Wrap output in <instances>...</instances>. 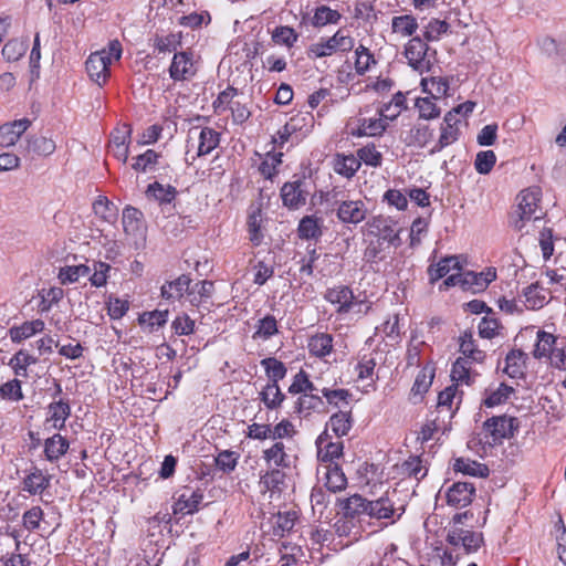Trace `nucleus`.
I'll return each mask as SVG.
<instances>
[{
  "label": "nucleus",
  "instance_id": "49530a36",
  "mask_svg": "<svg viewBox=\"0 0 566 566\" xmlns=\"http://www.w3.org/2000/svg\"><path fill=\"white\" fill-rule=\"evenodd\" d=\"M260 399L268 409L279 408L285 399L277 384H268L260 392Z\"/></svg>",
  "mask_w": 566,
  "mask_h": 566
},
{
  "label": "nucleus",
  "instance_id": "1a4fd4ad",
  "mask_svg": "<svg viewBox=\"0 0 566 566\" xmlns=\"http://www.w3.org/2000/svg\"><path fill=\"white\" fill-rule=\"evenodd\" d=\"M123 229L128 240L136 249L142 247L146 240V228L142 220V212L134 207H126L123 210Z\"/></svg>",
  "mask_w": 566,
  "mask_h": 566
},
{
  "label": "nucleus",
  "instance_id": "052dcab7",
  "mask_svg": "<svg viewBox=\"0 0 566 566\" xmlns=\"http://www.w3.org/2000/svg\"><path fill=\"white\" fill-rule=\"evenodd\" d=\"M296 520L295 511L279 512L275 515L274 534L283 536L285 532H290L294 527Z\"/></svg>",
  "mask_w": 566,
  "mask_h": 566
},
{
  "label": "nucleus",
  "instance_id": "c756f323",
  "mask_svg": "<svg viewBox=\"0 0 566 566\" xmlns=\"http://www.w3.org/2000/svg\"><path fill=\"white\" fill-rule=\"evenodd\" d=\"M69 448L70 443L66 438L60 433H54L44 441L45 459L50 462H56L67 452Z\"/></svg>",
  "mask_w": 566,
  "mask_h": 566
},
{
  "label": "nucleus",
  "instance_id": "338daca9",
  "mask_svg": "<svg viewBox=\"0 0 566 566\" xmlns=\"http://www.w3.org/2000/svg\"><path fill=\"white\" fill-rule=\"evenodd\" d=\"M512 392H513L512 387H510L505 384H500V386L495 390L488 391V395L484 398V405L486 407L499 406V405L505 402Z\"/></svg>",
  "mask_w": 566,
  "mask_h": 566
},
{
  "label": "nucleus",
  "instance_id": "4468645a",
  "mask_svg": "<svg viewBox=\"0 0 566 566\" xmlns=\"http://www.w3.org/2000/svg\"><path fill=\"white\" fill-rule=\"evenodd\" d=\"M475 495V486L470 482H454L446 491L448 505L454 509H464L470 505Z\"/></svg>",
  "mask_w": 566,
  "mask_h": 566
},
{
  "label": "nucleus",
  "instance_id": "a211bd4d",
  "mask_svg": "<svg viewBox=\"0 0 566 566\" xmlns=\"http://www.w3.org/2000/svg\"><path fill=\"white\" fill-rule=\"evenodd\" d=\"M460 119L452 118L451 114H446L440 127V136L437 144L432 147L431 154L441 151L443 148L454 144L460 137Z\"/></svg>",
  "mask_w": 566,
  "mask_h": 566
},
{
  "label": "nucleus",
  "instance_id": "774afa93",
  "mask_svg": "<svg viewBox=\"0 0 566 566\" xmlns=\"http://www.w3.org/2000/svg\"><path fill=\"white\" fill-rule=\"evenodd\" d=\"M496 163V156L493 150H483L476 154L474 168L481 175L489 174Z\"/></svg>",
  "mask_w": 566,
  "mask_h": 566
},
{
  "label": "nucleus",
  "instance_id": "f257e3e1",
  "mask_svg": "<svg viewBox=\"0 0 566 566\" xmlns=\"http://www.w3.org/2000/svg\"><path fill=\"white\" fill-rule=\"evenodd\" d=\"M539 201L541 191L538 188L521 191L517 196L516 209L510 217V224L517 231L528 233L531 226L544 217Z\"/></svg>",
  "mask_w": 566,
  "mask_h": 566
},
{
  "label": "nucleus",
  "instance_id": "864d4df0",
  "mask_svg": "<svg viewBox=\"0 0 566 566\" xmlns=\"http://www.w3.org/2000/svg\"><path fill=\"white\" fill-rule=\"evenodd\" d=\"M94 213L107 222H114L117 217V209L105 196H98L93 202Z\"/></svg>",
  "mask_w": 566,
  "mask_h": 566
},
{
  "label": "nucleus",
  "instance_id": "5fc2aeb1",
  "mask_svg": "<svg viewBox=\"0 0 566 566\" xmlns=\"http://www.w3.org/2000/svg\"><path fill=\"white\" fill-rule=\"evenodd\" d=\"M28 46V40H9L2 48V55L8 62H15L25 54Z\"/></svg>",
  "mask_w": 566,
  "mask_h": 566
},
{
  "label": "nucleus",
  "instance_id": "aec40b11",
  "mask_svg": "<svg viewBox=\"0 0 566 566\" xmlns=\"http://www.w3.org/2000/svg\"><path fill=\"white\" fill-rule=\"evenodd\" d=\"M262 458L269 467L276 469H289L293 463V457L287 453L286 447L282 441H276L270 448L264 449Z\"/></svg>",
  "mask_w": 566,
  "mask_h": 566
},
{
  "label": "nucleus",
  "instance_id": "4d7b16f0",
  "mask_svg": "<svg viewBox=\"0 0 566 566\" xmlns=\"http://www.w3.org/2000/svg\"><path fill=\"white\" fill-rule=\"evenodd\" d=\"M159 154L153 149L146 150L144 154L135 157L133 169L137 172H149L156 169L158 164Z\"/></svg>",
  "mask_w": 566,
  "mask_h": 566
},
{
  "label": "nucleus",
  "instance_id": "f704fd0d",
  "mask_svg": "<svg viewBox=\"0 0 566 566\" xmlns=\"http://www.w3.org/2000/svg\"><path fill=\"white\" fill-rule=\"evenodd\" d=\"M354 420L352 411L339 410L338 412L331 416L326 430L331 429L336 437L340 438L347 436L353 427Z\"/></svg>",
  "mask_w": 566,
  "mask_h": 566
},
{
  "label": "nucleus",
  "instance_id": "72a5a7b5",
  "mask_svg": "<svg viewBox=\"0 0 566 566\" xmlns=\"http://www.w3.org/2000/svg\"><path fill=\"white\" fill-rule=\"evenodd\" d=\"M279 334V325L275 316L268 314L259 318L254 325L252 338L254 340H269Z\"/></svg>",
  "mask_w": 566,
  "mask_h": 566
},
{
  "label": "nucleus",
  "instance_id": "6ab92c4d",
  "mask_svg": "<svg viewBox=\"0 0 566 566\" xmlns=\"http://www.w3.org/2000/svg\"><path fill=\"white\" fill-rule=\"evenodd\" d=\"M71 416V406L67 400L60 399L49 403L46 409L45 424L50 429L61 431Z\"/></svg>",
  "mask_w": 566,
  "mask_h": 566
},
{
  "label": "nucleus",
  "instance_id": "473e14b6",
  "mask_svg": "<svg viewBox=\"0 0 566 566\" xmlns=\"http://www.w3.org/2000/svg\"><path fill=\"white\" fill-rule=\"evenodd\" d=\"M307 349L311 355L324 358L333 350V336L327 333H317L308 338Z\"/></svg>",
  "mask_w": 566,
  "mask_h": 566
},
{
  "label": "nucleus",
  "instance_id": "a18cd8bd",
  "mask_svg": "<svg viewBox=\"0 0 566 566\" xmlns=\"http://www.w3.org/2000/svg\"><path fill=\"white\" fill-rule=\"evenodd\" d=\"M261 366L264 368L270 384L279 385V381L282 380L287 373L285 365L274 357L262 359Z\"/></svg>",
  "mask_w": 566,
  "mask_h": 566
},
{
  "label": "nucleus",
  "instance_id": "13d9d810",
  "mask_svg": "<svg viewBox=\"0 0 566 566\" xmlns=\"http://www.w3.org/2000/svg\"><path fill=\"white\" fill-rule=\"evenodd\" d=\"M285 482V474L279 469H273L263 474L260 484L263 489L271 492H281Z\"/></svg>",
  "mask_w": 566,
  "mask_h": 566
},
{
  "label": "nucleus",
  "instance_id": "69168bd1",
  "mask_svg": "<svg viewBox=\"0 0 566 566\" xmlns=\"http://www.w3.org/2000/svg\"><path fill=\"white\" fill-rule=\"evenodd\" d=\"M449 31V23L439 20V19H431L423 30V38L427 41H438L440 38L446 34Z\"/></svg>",
  "mask_w": 566,
  "mask_h": 566
},
{
  "label": "nucleus",
  "instance_id": "7ed1b4c3",
  "mask_svg": "<svg viewBox=\"0 0 566 566\" xmlns=\"http://www.w3.org/2000/svg\"><path fill=\"white\" fill-rule=\"evenodd\" d=\"M355 48V39L345 30L338 29L332 36L321 38L312 43L307 50L311 59H322L336 53H348Z\"/></svg>",
  "mask_w": 566,
  "mask_h": 566
},
{
  "label": "nucleus",
  "instance_id": "09e8293b",
  "mask_svg": "<svg viewBox=\"0 0 566 566\" xmlns=\"http://www.w3.org/2000/svg\"><path fill=\"white\" fill-rule=\"evenodd\" d=\"M454 470L471 476H486L489 469L486 465L470 459L459 458L454 462Z\"/></svg>",
  "mask_w": 566,
  "mask_h": 566
},
{
  "label": "nucleus",
  "instance_id": "3c124183",
  "mask_svg": "<svg viewBox=\"0 0 566 566\" xmlns=\"http://www.w3.org/2000/svg\"><path fill=\"white\" fill-rule=\"evenodd\" d=\"M91 268L85 264L66 265L60 269L59 280L62 284H72L78 281L80 277L87 276Z\"/></svg>",
  "mask_w": 566,
  "mask_h": 566
},
{
  "label": "nucleus",
  "instance_id": "c85d7f7f",
  "mask_svg": "<svg viewBox=\"0 0 566 566\" xmlns=\"http://www.w3.org/2000/svg\"><path fill=\"white\" fill-rule=\"evenodd\" d=\"M419 28L412 14L395 15L391 19V32L399 38H413Z\"/></svg>",
  "mask_w": 566,
  "mask_h": 566
},
{
  "label": "nucleus",
  "instance_id": "423d86ee",
  "mask_svg": "<svg viewBox=\"0 0 566 566\" xmlns=\"http://www.w3.org/2000/svg\"><path fill=\"white\" fill-rule=\"evenodd\" d=\"M324 298L337 306L338 314H347L350 311L366 314L370 304L366 301H356L353 291L345 285L334 286L326 291Z\"/></svg>",
  "mask_w": 566,
  "mask_h": 566
},
{
  "label": "nucleus",
  "instance_id": "6e6552de",
  "mask_svg": "<svg viewBox=\"0 0 566 566\" xmlns=\"http://www.w3.org/2000/svg\"><path fill=\"white\" fill-rule=\"evenodd\" d=\"M368 234L377 238L379 245L388 243L398 247L400 244V228L397 221L389 217L377 216L367 223Z\"/></svg>",
  "mask_w": 566,
  "mask_h": 566
},
{
  "label": "nucleus",
  "instance_id": "79ce46f5",
  "mask_svg": "<svg viewBox=\"0 0 566 566\" xmlns=\"http://www.w3.org/2000/svg\"><path fill=\"white\" fill-rule=\"evenodd\" d=\"M190 279L187 275H180L175 281L168 282L161 286V296L166 300H176L189 290Z\"/></svg>",
  "mask_w": 566,
  "mask_h": 566
},
{
  "label": "nucleus",
  "instance_id": "f3484780",
  "mask_svg": "<svg viewBox=\"0 0 566 566\" xmlns=\"http://www.w3.org/2000/svg\"><path fill=\"white\" fill-rule=\"evenodd\" d=\"M45 329V323L41 318L24 321L21 324H14L8 329V336L13 344H21L33 336L41 334Z\"/></svg>",
  "mask_w": 566,
  "mask_h": 566
},
{
  "label": "nucleus",
  "instance_id": "f8f14e48",
  "mask_svg": "<svg viewBox=\"0 0 566 566\" xmlns=\"http://www.w3.org/2000/svg\"><path fill=\"white\" fill-rule=\"evenodd\" d=\"M130 135L132 128L127 124L116 127L111 134L108 151L123 164L128 158Z\"/></svg>",
  "mask_w": 566,
  "mask_h": 566
},
{
  "label": "nucleus",
  "instance_id": "e433bc0d",
  "mask_svg": "<svg viewBox=\"0 0 566 566\" xmlns=\"http://www.w3.org/2000/svg\"><path fill=\"white\" fill-rule=\"evenodd\" d=\"M360 168V160L355 155L338 154L334 159V170L336 174L350 179Z\"/></svg>",
  "mask_w": 566,
  "mask_h": 566
},
{
  "label": "nucleus",
  "instance_id": "4c0bfd02",
  "mask_svg": "<svg viewBox=\"0 0 566 566\" xmlns=\"http://www.w3.org/2000/svg\"><path fill=\"white\" fill-rule=\"evenodd\" d=\"M358 122V128L353 133V135L357 136H379L388 126V122H386L380 115L371 118H359Z\"/></svg>",
  "mask_w": 566,
  "mask_h": 566
},
{
  "label": "nucleus",
  "instance_id": "412c9836",
  "mask_svg": "<svg viewBox=\"0 0 566 566\" xmlns=\"http://www.w3.org/2000/svg\"><path fill=\"white\" fill-rule=\"evenodd\" d=\"M30 124L31 122L28 118H21L0 126V146H13L29 128Z\"/></svg>",
  "mask_w": 566,
  "mask_h": 566
},
{
  "label": "nucleus",
  "instance_id": "8fccbe9b",
  "mask_svg": "<svg viewBox=\"0 0 566 566\" xmlns=\"http://www.w3.org/2000/svg\"><path fill=\"white\" fill-rule=\"evenodd\" d=\"M55 143L44 136H33L28 139V151L38 156H49L54 153Z\"/></svg>",
  "mask_w": 566,
  "mask_h": 566
},
{
  "label": "nucleus",
  "instance_id": "ea45409f",
  "mask_svg": "<svg viewBox=\"0 0 566 566\" xmlns=\"http://www.w3.org/2000/svg\"><path fill=\"white\" fill-rule=\"evenodd\" d=\"M472 363L468 358H458L451 369V378L457 384L470 385L476 374L472 371Z\"/></svg>",
  "mask_w": 566,
  "mask_h": 566
},
{
  "label": "nucleus",
  "instance_id": "e2e57ef3",
  "mask_svg": "<svg viewBox=\"0 0 566 566\" xmlns=\"http://www.w3.org/2000/svg\"><path fill=\"white\" fill-rule=\"evenodd\" d=\"M356 158L360 160V164L364 163L370 167H379L382 161V155L374 144L359 148Z\"/></svg>",
  "mask_w": 566,
  "mask_h": 566
},
{
  "label": "nucleus",
  "instance_id": "680f3d73",
  "mask_svg": "<svg viewBox=\"0 0 566 566\" xmlns=\"http://www.w3.org/2000/svg\"><path fill=\"white\" fill-rule=\"evenodd\" d=\"M436 98H431L430 96L427 97H419L416 99V108L419 112V117L421 119H433L440 116V108L434 103Z\"/></svg>",
  "mask_w": 566,
  "mask_h": 566
},
{
  "label": "nucleus",
  "instance_id": "a878e982",
  "mask_svg": "<svg viewBox=\"0 0 566 566\" xmlns=\"http://www.w3.org/2000/svg\"><path fill=\"white\" fill-rule=\"evenodd\" d=\"M203 500L202 492L197 490H191L190 488H186L178 497V501L175 504V512H179L182 514H191L198 511L200 503Z\"/></svg>",
  "mask_w": 566,
  "mask_h": 566
},
{
  "label": "nucleus",
  "instance_id": "393cba45",
  "mask_svg": "<svg viewBox=\"0 0 566 566\" xmlns=\"http://www.w3.org/2000/svg\"><path fill=\"white\" fill-rule=\"evenodd\" d=\"M220 143V133L211 127H203L200 129L198 134V142L196 145V154L192 156V159L196 157H201L209 155L212 150H214Z\"/></svg>",
  "mask_w": 566,
  "mask_h": 566
},
{
  "label": "nucleus",
  "instance_id": "2eb2a0df",
  "mask_svg": "<svg viewBox=\"0 0 566 566\" xmlns=\"http://www.w3.org/2000/svg\"><path fill=\"white\" fill-rule=\"evenodd\" d=\"M196 66L193 62V55L191 52H176L174 54L170 67L169 76L175 81L190 80L196 75Z\"/></svg>",
  "mask_w": 566,
  "mask_h": 566
},
{
  "label": "nucleus",
  "instance_id": "4be33fe9",
  "mask_svg": "<svg viewBox=\"0 0 566 566\" xmlns=\"http://www.w3.org/2000/svg\"><path fill=\"white\" fill-rule=\"evenodd\" d=\"M462 270V264L460 259L455 255L446 256L440 260L437 264L430 265L428 269V274L431 283L442 279L449 277L452 273H460Z\"/></svg>",
  "mask_w": 566,
  "mask_h": 566
},
{
  "label": "nucleus",
  "instance_id": "f03ea898",
  "mask_svg": "<svg viewBox=\"0 0 566 566\" xmlns=\"http://www.w3.org/2000/svg\"><path fill=\"white\" fill-rule=\"evenodd\" d=\"M123 49L118 40L109 41L107 48L91 53L86 60V72L90 78L99 87L103 86L109 77V65L113 61H119Z\"/></svg>",
  "mask_w": 566,
  "mask_h": 566
},
{
  "label": "nucleus",
  "instance_id": "de8ad7c7",
  "mask_svg": "<svg viewBox=\"0 0 566 566\" xmlns=\"http://www.w3.org/2000/svg\"><path fill=\"white\" fill-rule=\"evenodd\" d=\"M369 500L354 494L343 501V511L346 516L367 515Z\"/></svg>",
  "mask_w": 566,
  "mask_h": 566
},
{
  "label": "nucleus",
  "instance_id": "0eeeda50",
  "mask_svg": "<svg viewBox=\"0 0 566 566\" xmlns=\"http://www.w3.org/2000/svg\"><path fill=\"white\" fill-rule=\"evenodd\" d=\"M428 44L420 38H411L405 45L403 55L408 64L420 74L429 72L434 62V51L429 53Z\"/></svg>",
  "mask_w": 566,
  "mask_h": 566
},
{
  "label": "nucleus",
  "instance_id": "6e6d98bb",
  "mask_svg": "<svg viewBox=\"0 0 566 566\" xmlns=\"http://www.w3.org/2000/svg\"><path fill=\"white\" fill-rule=\"evenodd\" d=\"M555 343L556 338L553 334L546 333L544 331L537 332V342L534 348V356L536 358L549 357L555 350Z\"/></svg>",
  "mask_w": 566,
  "mask_h": 566
},
{
  "label": "nucleus",
  "instance_id": "ddd939ff",
  "mask_svg": "<svg viewBox=\"0 0 566 566\" xmlns=\"http://www.w3.org/2000/svg\"><path fill=\"white\" fill-rule=\"evenodd\" d=\"M316 474L318 481L323 482L331 492H339L347 485L345 473L338 464L321 463L317 465Z\"/></svg>",
  "mask_w": 566,
  "mask_h": 566
},
{
  "label": "nucleus",
  "instance_id": "dca6fc26",
  "mask_svg": "<svg viewBox=\"0 0 566 566\" xmlns=\"http://www.w3.org/2000/svg\"><path fill=\"white\" fill-rule=\"evenodd\" d=\"M317 460L318 464H336L334 461L339 459L343 454V442H333L329 440L327 430L318 436L316 439Z\"/></svg>",
  "mask_w": 566,
  "mask_h": 566
},
{
  "label": "nucleus",
  "instance_id": "c03bdc74",
  "mask_svg": "<svg viewBox=\"0 0 566 566\" xmlns=\"http://www.w3.org/2000/svg\"><path fill=\"white\" fill-rule=\"evenodd\" d=\"M420 84L422 91L428 93L431 98L438 99L448 95L449 82L444 77H423Z\"/></svg>",
  "mask_w": 566,
  "mask_h": 566
},
{
  "label": "nucleus",
  "instance_id": "bb28decb",
  "mask_svg": "<svg viewBox=\"0 0 566 566\" xmlns=\"http://www.w3.org/2000/svg\"><path fill=\"white\" fill-rule=\"evenodd\" d=\"M38 357L30 354L27 349H19L9 360L8 366L12 369L15 377L28 378L29 367L38 364Z\"/></svg>",
  "mask_w": 566,
  "mask_h": 566
},
{
  "label": "nucleus",
  "instance_id": "bf43d9fd",
  "mask_svg": "<svg viewBox=\"0 0 566 566\" xmlns=\"http://www.w3.org/2000/svg\"><path fill=\"white\" fill-rule=\"evenodd\" d=\"M272 40L279 45L292 48L298 40V33L291 27L280 25L273 30Z\"/></svg>",
  "mask_w": 566,
  "mask_h": 566
},
{
  "label": "nucleus",
  "instance_id": "9b49d317",
  "mask_svg": "<svg viewBox=\"0 0 566 566\" xmlns=\"http://www.w3.org/2000/svg\"><path fill=\"white\" fill-rule=\"evenodd\" d=\"M335 203H338L336 216L343 223L358 224L367 214L366 205L361 200H336V193L332 195Z\"/></svg>",
  "mask_w": 566,
  "mask_h": 566
},
{
  "label": "nucleus",
  "instance_id": "b1692460",
  "mask_svg": "<svg viewBox=\"0 0 566 566\" xmlns=\"http://www.w3.org/2000/svg\"><path fill=\"white\" fill-rule=\"evenodd\" d=\"M283 205L290 209H297L306 202V193L302 189V181L286 182L281 189Z\"/></svg>",
  "mask_w": 566,
  "mask_h": 566
},
{
  "label": "nucleus",
  "instance_id": "7c9ffc66",
  "mask_svg": "<svg viewBox=\"0 0 566 566\" xmlns=\"http://www.w3.org/2000/svg\"><path fill=\"white\" fill-rule=\"evenodd\" d=\"M433 137V129L426 123H416L407 133L405 142L408 146L424 147Z\"/></svg>",
  "mask_w": 566,
  "mask_h": 566
},
{
  "label": "nucleus",
  "instance_id": "37998d69",
  "mask_svg": "<svg viewBox=\"0 0 566 566\" xmlns=\"http://www.w3.org/2000/svg\"><path fill=\"white\" fill-rule=\"evenodd\" d=\"M301 239H317L322 235V222L315 216H306L301 219L297 228Z\"/></svg>",
  "mask_w": 566,
  "mask_h": 566
},
{
  "label": "nucleus",
  "instance_id": "2f4dec72",
  "mask_svg": "<svg viewBox=\"0 0 566 566\" xmlns=\"http://www.w3.org/2000/svg\"><path fill=\"white\" fill-rule=\"evenodd\" d=\"M521 301L528 310H539L547 303V293L538 283L524 289Z\"/></svg>",
  "mask_w": 566,
  "mask_h": 566
},
{
  "label": "nucleus",
  "instance_id": "39448f33",
  "mask_svg": "<svg viewBox=\"0 0 566 566\" xmlns=\"http://www.w3.org/2000/svg\"><path fill=\"white\" fill-rule=\"evenodd\" d=\"M496 277L495 270L489 269L485 272L462 271L460 273H452L447 277L442 285L444 289L450 286H460L464 291L471 293H479L484 291L488 285Z\"/></svg>",
  "mask_w": 566,
  "mask_h": 566
},
{
  "label": "nucleus",
  "instance_id": "cd10ccee",
  "mask_svg": "<svg viewBox=\"0 0 566 566\" xmlns=\"http://www.w3.org/2000/svg\"><path fill=\"white\" fill-rule=\"evenodd\" d=\"M395 514L394 502L389 496V492L377 500H369L367 516L376 520H388Z\"/></svg>",
  "mask_w": 566,
  "mask_h": 566
},
{
  "label": "nucleus",
  "instance_id": "603ef678",
  "mask_svg": "<svg viewBox=\"0 0 566 566\" xmlns=\"http://www.w3.org/2000/svg\"><path fill=\"white\" fill-rule=\"evenodd\" d=\"M375 64V56L369 49L361 44L355 49V71L358 75H364Z\"/></svg>",
  "mask_w": 566,
  "mask_h": 566
},
{
  "label": "nucleus",
  "instance_id": "c9c22d12",
  "mask_svg": "<svg viewBox=\"0 0 566 566\" xmlns=\"http://www.w3.org/2000/svg\"><path fill=\"white\" fill-rule=\"evenodd\" d=\"M526 355L520 349H512L505 357L503 371L511 378H520L524 375Z\"/></svg>",
  "mask_w": 566,
  "mask_h": 566
},
{
  "label": "nucleus",
  "instance_id": "5701e85b",
  "mask_svg": "<svg viewBox=\"0 0 566 566\" xmlns=\"http://www.w3.org/2000/svg\"><path fill=\"white\" fill-rule=\"evenodd\" d=\"M51 475L45 474L39 468L32 470L22 481V490L31 495H40L50 486Z\"/></svg>",
  "mask_w": 566,
  "mask_h": 566
},
{
  "label": "nucleus",
  "instance_id": "20e7f679",
  "mask_svg": "<svg viewBox=\"0 0 566 566\" xmlns=\"http://www.w3.org/2000/svg\"><path fill=\"white\" fill-rule=\"evenodd\" d=\"M515 419L506 416L492 417L483 424L478 434V442L485 447H493L503 439L511 438L516 429Z\"/></svg>",
  "mask_w": 566,
  "mask_h": 566
},
{
  "label": "nucleus",
  "instance_id": "9d476101",
  "mask_svg": "<svg viewBox=\"0 0 566 566\" xmlns=\"http://www.w3.org/2000/svg\"><path fill=\"white\" fill-rule=\"evenodd\" d=\"M447 542L455 548H462L467 554L476 552L483 544L480 532L451 527L447 534Z\"/></svg>",
  "mask_w": 566,
  "mask_h": 566
},
{
  "label": "nucleus",
  "instance_id": "0e129e2a",
  "mask_svg": "<svg viewBox=\"0 0 566 566\" xmlns=\"http://www.w3.org/2000/svg\"><path fill=\"white\" fill-rule=\"evenodd\" d=\"M281 553V566H296L300 563L305 562V554L301 546L283 545V549Z\"/></svg>",
  "mask_w": 566,
  "mask_h": 566
},
{
  "label": "nucleus",
  "instance_id": "58836bf2",
  "mask_svg": "<svg viewBox=\"0 0 566 566\" xmlns=\"http://www.w3.org/2000/svg\"><path fill=\"white\" fill-rule=\"evenodd\" d=\"M342 19V14L328 6H318L313 13L311 24L314 28H323L328 24H337Z\"/></svg>",
  "mask_w": 566,
  "mask_h": 566
},
{
  "label": "nucleus",
  "instance_id": "a19ab883",
  "mask_svg": "<svg viewBox=\"0 0 566 566\" xmlns=\"http://www.w3.org/2000/svg\"><path fill=\"white\" fill-rule=\"evenodd\" d=\"M146 195L148 198H153L159 203H170L176 198L177 190L170 185H163L155 181L148 185Z\"/></svg>",
  "mask_w": 566,
  "mask_h": 566
}]
</instances>
